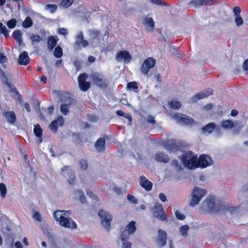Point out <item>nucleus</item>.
Listing matches in <instances>:
<instances>
[{
  "label": "nucleus",
  "mask_w": 248,
  "mask_h": 248,
  "mask_svg": "<svg viewBox=\"0 0 248 248\" xmlns=\"http://www.w3.org/2000/svg\"><path fill=\"white\" fill-rule=\"evenodd\" d=\"M204 205L206 206L207 209L209 213H217L222 210L223 211H230L232 213L237 209V207L222 205L221 203L217 204L215 202V199L212 197H208L202 202V206Z\"/></svg>",
  "instance_id": "obj_1"
},
{
  "label": "nucleus",
  "mask_w": 248,
  "mask_h": 248,
  "mask_svg": "<svg viewBox=\"0 0 248 248\" xmlns=\"http://www.w3.org/2000/svg\"><path fill=\"white\" fill-rule=\"evenodd\" d=\"M90 78L93 84L100 89H106L108 86V79L101 73L93 72L90 75Z\"/></svg>",
  "instance_id": "obj_2"
},
{
  "label": "nucleus",
  "mask_w": 248,
  "mask_h": 248,
  "mask_svg": "<svg viewBox=\"0 0 248 248\" xmlns=\"http://www.w3.org/2000/svg\"><path fill=\"white\" fill-rule=\"evenodd\" d=\"M207 191L205 189H202L198 186L194 188L191 194V199L190 201L189 205L191 206H195L199 204L202 199L206 195Z\"/></svg>",
  "instance_id": "obj_3"
},
{
  "label": "nucleus",
  "mask_w": 248,
  "mask_h": 248,
  "mask_svg": "<svg viewBox=\"0 0 248 248\" xmlns=\"http://www.w3.org/2000/svg\"><path fill=\"white\" fill-rule=\"evenodd\" d=\"M153 216L161 221H167V217L161 204L156 203L152 208Z\"/></svg>",
  "instance_id": "obj_4"
},
{
  "label": "nucleus",
  "mask_w": 248,
  "mask_h": 248,
  "mask_svg": "<svg viewBox=\"0 0 248 248\" xmlns=\"http://www.w3.org/2000/svg\"><path fill=\"white\" fill-rule=\"evenodd\" d=\"M98 215L101 219L102 225L108 231L110 227V222L112 219V215L102 209L99 210Z\"/></svg>",
  "instance_id": "obj_5"
},
{
  "label": "nucleus",
  "mask_w": 248,
  "mask_h": 248,
  "mask_svg": "<svg viewBox=\"0 0 248 248\" xmlns=\"http://www.w3.org/2000/svg\"><path fill=\"white\" fill-rule=\"evenodd\" d=\"M88 76L87 73H83L80 74L78 78V82L80 90L82 92L87 91L91 87V83L86 81Z\"/></svg>",
  "instance_id": "obj_6"
},
{
  "label": "nucleus",
  "mask_w": 248,
  "mask_h": 248,
  "mask_svg": "<svg viewBox=\"0 0 248 248\" xmlns=\"http://www.w3.org/2000/svg\"><path fill=\"white\" fill-rule=\"evenodd\" d=\"M155 64V60L152 57L146 59L140 67V72L143 75H147L149 70L153 68Z\"/></svg>",
  "instance_id": "obj_7"
},
{
  "label": "nucleus",
  "mask_w": 248,
  "mask_h": 248,
  "mask_svg": "<svg viewBox=\"0 0 248 248\" xmlns=\"http://www.w3.org/2000/svg\"><path fill=\"white\" fill-rule=\"evenodd\" d=\"M88 45L89 42L84 39L83 32L82 31L79 32L76 37V41L74 44V48L77 50H80L82 47H86Z\"/></svg>",
  "instance_id": "obj_8"
},
{
  "label": "nucleus",
  "mask_w": 248,
  "mask_h": 248,
  "mask_svg": "<svg viewBox=\"0 0 248 248\" xmlns=\"http://www.w3.org/2000/svg\"><path fill=\"white\" fill-rule=\"evenodd\" d=\"M213 163L212 158L206 155L202 154L200 155L197 161V167L201 168H205Z\"/></svg>",
  "instance_id": "obj_9"
},
{
  "label": "nucleus",
  "mask_w": 248,
  "mask_h": 248,
  "mask_svg": "<svg viewBox=\"0 0 248 248\" xmlns=\"http://www.w3.org/2000/svg\"><path fill=\"white\" fill-rule=\"evenodd\" d=\"M64 101L68 103L67 105L62 104L61 106V111L63 115H66L69 112L68 106L70 105H75L76 102L71 97V94L69 93H66L64 96Z\"/></svg>",
  "instance_id": "obj_10"
},
{
  "label": "nucleus",
  "mask_w": 248,
  "mask_h": 248,
  "mask_svg": "<svg viewBox=\"0 0 248 248\" xmlns=\"http://www.w3.org/2000/svg\"><path fill=\"white\" fill-rule=\"evenodd\" d=\"M157 232V237L155 240L156 243L159 247L162 248L167 244V234L164 230L161 229L158 230Z\"/></svg>",
  "instance_id": "obj_11"
},
{
  "label": "nucleus",
  "mask_w": 248,
  "mask_h": 248,
  "mask_svg": "<svg viewBox=\"0 0 248 248\" xmlns=\"http://www.w3.org/2000/svg\"><path fill=\"white\" fill-rule=\"evenodd\" d=\"M115 59L118 62L123 61L125 63H128L131 61L132 57L128 51L121 50L117 53Z\"/></svg>",
  "instance_id": "obj_12"
},
{
  "label": "nucleus",
  "mask_w": 248,
  "mask_h": 248,
  "mask_svg": "<svg viewBox=\"0 0 248 248\" xmlns=\"http://www.w3.org/2000/svg\"><path fill=\"white\" fill-rule=\"evenodd\" d=\"M174 118L179 122L185 124H190L193 123V119L192 118L183 114L175 113Z\"/></svg>",
  "instance_id": "obj_13"
},
{
  "label": "nucleus",
  "mask_w": 248,
  "mask_h": 248,
  "mask_svg": "<svg viewBox=\"0 0 248 248\" xmlns=\"http://www.w3.org/2000/svg\"><path fill=\"white\" fill-rule=\"evenodd\" d=\"M62 226L69 229H76L77 225L76 223L70 218L64 217L59 223Z\"/></svg>",
  "instance_id": "obj_14"
},
{
  "label": "nucleus",
  "mask_w": 248,
  "mask_h": 248,
  "mask_svg": "<svg viewBox=\"0 0 248 248\" xmlns=\"http://www.w3.org/2000/svg\"><path fill=\"white\" fill-rule=\"evenodd\" d=\"M64 124L63 118L62 116L58 117L57 120L53 121L49 125L50 129L56 132L58 129V126H62Z\"/></svg>",
  "instance_id": "obj_15"
},
{
  "label": "nucleus",
  "mask_w": 248,
  "mask_h": 248,
  "mask_svg": "<svg viewBox=\"0 0 248 248\" xmlns=\"http://www.w3.org/2000/svg\"><path fill=\"white\" fill-rule=\"evenodd\" d=\"M166 148L170 152H176L180 149V146L174 140H169L165 144Z\"/></svg>",
  "instance_id": "obj_16"
},
{
  "label": "nucleus",
  "mask_w": 248,
  "mask_h": 248,
  "mask_svg": "<svg viewBox=\"0 0 248 248\" xmlns=\"http://www.w3.org/2000/svg\"><path fill=\"white\" fill-rule=\"evenodd\" d=\"M213 94V90L211 89H207L202 92L198 93L193 97L192 99L195 101L205 98Z\"/></svg>",
  "instance_id": "obj_17"
},
{
  "label": "nucleus",
  "mask_w": 248,
  "mask_h": 248,
  "mask_svg": "<svg viewBox=\"0 0 248 248\" xmlns=\"http://www.w3.org/2000/svg\"><path fill=\"white\" fill-rule=\"evenodd\" d=\"M140 184L142 187L148 191L151 190L153 187L152 183L148 180L144 176L140 177Z\"/></svg>",
  "instance_id": "obj_18"
},
{
  "label": "nucleus",
  "mask_w": 248,
  "mask_h": 248,
  "mask_svg": "<svg viewBox=\"0 0 248 248\" xmlns=\"http://www.w3.org/2000/svg\"><path fill=\"white\" fill-rule=\"evenodd\" d=\"M156 161L159 162L167 163L169 162L170 158L169 155L163 152H158L156 153L155 156Z\"/></svg>",
  "instance_id": "obj_19"
},
{
  "label": "nucleus",
  "mask_w": 248,
  "mask_h": 248,
  "mask_svg": "<svg viewBox=\"0 0 248 248\" xmlns=\"http://www.w3.org/2000/svg\"><path fill=\"white\" fill-rule=\"evenodd\" d=\"M59 39L57 36L51 35L48 36L47 39V48L49 50L52 51L57 45Z\"/></svg>",
  "instance_id": "obj_20"
},
{
  "label": "nucleus",
  "mask_w": 248,
  "mask_h": 248,
  "mask_svg": "<svg viewBox=\"0 0 248 248\" xmlns=\"http://www.w3.org/2000/svg\"><path fill=\"white\" fill-rule=\"evenodd\" d=\"M215 0H191L189 2V4L194 6L195 7H198L202 5H207L212 4V2Z\"/></svg>",
  "instance_id": "obj_21"
},
{
  "label": "nucleus",
  "mask_w": 248,
  "mask_h": 248,
  "mask_svg": "<svg viewBox=\"0 0 248 248\" xmlns=\"http://www.w3.org/2000/svg\"><path fill=\"white\" fill-rule=\"evenodd\" d=\"M30 60L28 53L23 51L19 55L18 62L20 65H27L30 62Z\"/></svg>",
  "instance_id": "obj_22"
},
{
  "label": "nucleus",
  "mask_w": 248,
  "mask_h": 248,
  "mask_svg": "<svg viewBox=\"0 0 248 248\" xmlns=\"http://www.w3.org/2000/svg\"><path fill=\"white\" fill-rule=\"evenodd\" d=\"M3 115L7 121L10 124H14L16 119V114L13 111H7L3 112Z\"/></svg>",
  "instance_id": "obj_23"
},
{
  "label": "nucleus",
  "mask_w": 248,
  "mask_h": 248,
  "mask_svg": "<svg viewBox=\"0 0 248 248\" xmlns=\"http://www.w3.org/2000/svg\"><path fill=\"white\" fill-rule=\"evenodd\" d=\"M106 140L104 138L98 139L95 142V147L99 152H103L105 149Z\"/></svg>",
  "instance_id": "obj_24"
},
{
  "label": "nucleus",
  "mask_w": 248,
  "mask_h": 248,
  "mask_svg": "<svg viewBox=\"0 0 248 248\" xmlns=\"http://www.w3.org/2000/svg\"><path fill=\"white\" fill-rule=\"evenodd\" d=\"M198 160V159H197V156L194 155L193 154V155L191 156V157L188 160V161L187 163L186 164V167L187 168L190 169H192L193 168L198 167H197Z\"/></svg>",
  "instance_id": "obj_25"
},
{
  "label": "nucleus",
  "mask_w": 248,
  "mask_h": 248,
  "mask_svg": "<svg viewBox=\"0 0 248 248\" xmlns=\"http://www.w3.org/2000/svg\"><path fill=\"white\" fill-rule=\"evenodd\" d=\"M192 155L193 152L192 151H188L184 153L182 155L179 156V158L181 160L182 164L186 166L188 160Z\"/></svg>",
  "instance_id": "obj_26"
},
{
  "label": "nucleus",
  "mask_w": 248,
  "mask_h": 248,
  "mask_svg": "<svg viewBox=\"0 0 248 248\" xmlns=\"http://www.w3.org/2000/svg\"><path fill=\"white\" fill-rule=\"evenodd\" d=\"M33 132L36 137L38 138V143H41L42 142V129L39 124L34 125Z\"/></svg>",
  "instance_id": "obj_27"
},
{
  "label": "nucleus",
  "mask_w": 248,
  "mask_h": 248,
  "mask_svg": "<svg viewBox=\"0 0 248 248\" xmlns=\"http://www.w3.org/2000/svg\"><path fill=\"white\" fill-rule=\"evenodd\" d=\"M216 124L213 123H210L206 124L202 128V131L203 133H211L216 128Z\"/></svg>",
  "instance_id": "obj_28"
},
{
  "label": "nucleus",
  "mask_w": 248,
  "mask_h": 248,
  "mask_svg": "<svg viewBox=\"0 0 248 248\" xmlns=\"http://www.w3.org/2000/svg\"><path fill=\"white\" fill-rule=\"evenodd\" d=\"M12 36L17 41L19 46H21L23 43L21 31L19 30L15 31L12 33Z\"/></svg>",
  "instance_id": "obj_29"
},
{
  "label": "nucleus",
  "mask_w": 248,
  "mask_h": 248,
  "mask_svg": "<svg viewBox=\"0 0 248 248\" xmlns=\"http://www.w3.org/2000/svg\"><path fill=\"white\" fill-rule=\"evenodd\" d=\"M221 126L225 129H231L234 126V123L232 120H223L221 122Z\"/></svg>",
  "instance_id": "obj_30"
},
{
  "label": "nucleus",
  "mask_w": 248,
  "mask_h": 248,
  "mask_svg": "<svg viewBox=\"0 0 248 248\" xmlns=\"http://www.w3.org/2000/svg\"><path fill=\"white\" fill-rule=\"evenodd\" d=\"M136 222L135 221H130L126 226L125 230L129 232V234H133L136 231Z\"/></svg>",
  "instance_id": "obj_31"
},
{
  "label": "nucleus",
  "mask_w": 248,
  "mask_h": 248,
  "mask_svg": "<svg viewBox=\"0 0 248 248\" xmlns=\"http://www.w3.org/2000/svg\"><path fill=\"white\" fill-rule=\"evenodd\" d=\"M63 212V211L57 210L53 213L54 218L59 223L60 222V220H62V219L65 217L64 216L65 214H62V212Z\"/></svg>",
  "instance_id": "obj_32"
},
{
  "label": "nucleus",
  "mask_w": 248,
  "mask_h": 248,
  "mask_svg": "<svg viewBox=\"0 0 248 248\" xmlns=\"http://www.w3.org/2000/svg\"><path fill=\"white\" fill-rule=\"evenodd\" d=\"M0 75L2 78V81L3 82V84L7 86L8 87L11 88L12 84L9 82L8 79L4 72L1 69H0Z\"/></svg>",
  "instance_id": "obj_33"
},
{
  "label": "nucleus",
  "mask_w": 248,
  "mask_h": 248,
  "mask_svg": "<svg viewBox=\"0 0 248 248\" xmlns=\"http://www.w3.org/2000/svg\"><path fill=\"white\" fill-rule=\"evenodd\" d=\"M0 75L2 78V81L3 82V84L7 86L8 87L11 88L12 84L9 82L8 79L4 72L1 69H0Z\"/></svg>",
  "instance_id": "obj_34"
},
{
  "label": "nucleus",
  "mask_w": 248,
  "mask_h": 248,
  "mask_svg": "<svg viewBox=\"0 0 248 248\" xmlns=\"http://www.w3.org/2000/svg\"><path fill=\"white\" fill-rule=\"evenodd\" d=\"M33 25V22L31 17H27L23 22L22 26L24 28L27 29L31 27Z\"/></svg>",
  "instance_id": "obj_35"
},
{
  "label": "nucleus",
  "mask_w": 248,
  "mask_h": 248,
  "mask_svg": "<svg viewBox=\"0 0 248 248\" xmlns=\"http://www.w3.org/2000/svg\"><path fill=\"white\" fill-rule=\"evenodd\" d=\"M143 24L148 25L152 29L155 27V22L152 18L146 17L144 19Z\"/></svg>",
  "instance_id": "obj_36"
},
{
  "label": "nucleus",
  "mask_w": 248,
  "mask_h": 248,
  "mask_svg": "<svg viewBox=\"0 0 248 248\" xmlns=\"http://www.w3.org/2000/svg\"><path fill=\"white\" fill-rule=\"evenodd\" d=\"M54 56L57 58H60L62 57L63 54L62 49L61 46H58L54 49L53 52Z\"/></svg>",
  "instance_id": "obj_37"
},
{
  "label": "nucleus",
  "mask_w": 248,
  "mask_h": 248,
  "mask_svg": "<svg viewBox=\"0 0 248 248\" xmlns=\"http://www.w3.org/2000/svg\"><path fill=\"white\" fill-rule=\"evenodd\" d=\"M0 34H3L6 38L9 37V31L2 23H0Z\"/></svg>",
  "instance_id": "obj_38"
},
{
  "label": "nucleus",
  "mask_w": 248,
  "mask_h": 248,
  "mask_svg": "<svg viewBox=\"0 0 248 248\" xmlns=\"http://www.w3.org/2000/svg\"><path fill=\"white\" fill-rule=\"evenodd\" d=\"M7 193V188L4 183H0V195L1 197L3 199L6 197Z\"/></svg>",
  "instance_id": "obj_39"
},
{
  "label": "nucleus",
  "mask_w": 248,
  "mask_h": 248,
  "mask_svg": "<svg viewBox=\"0 0 248 248\" xmlns=\"http://www.w3.org/2000/svg\"><path fill=\"white\" fill-rule=\"evenodd\" d=\"M170 108L178 109L181 107V103L178 101H171L169 103Z\"/></svg>",
  "instance_id": "obj_40"
},
{
  "label": "nucleus",
  "mask_w": 248,
  "mask_h": 248,
  "mask_svg": "<svg viewBox=\"0 0 248 248\" xmlns=\"http://www.w3.org/2000/svg\"><path fill=\"white\" fill-rule=\"evenodd\" d=\"M171 165L175 170H182L181 164L176 159H173L171 162Z\"/></svg>",
  "instance_id": "obj_41"
},
{
  "label": "nucleus",
  "mask_w": 248,
  "mask_h": 248,
  "mask_svg": "<svg viewBox=\"0 0 248 248\" xmlns=\"http://www.w3.org/2000/svg\"><path fill=\"white\" fill-rule=\"evenodd\" d=\"M78 194L79 196V200L82 203L86 202V198L84 195L83 192L81 190H77L75 192V194Z\"/></svg>",
  "instance_id": "obj_42"
},
{
  "label": "nucleus",
  "mask_w": 248,
  "mask_h": 248,
  "mask_svg": "<svg viewBox=\"0 0 248 248\" xmlns=\"http://www.w3.org/2000/svg\"><path fill=\"white\" fill-rule=\"evenodd\" d=\"M57 6L56 4H48L45 6V9L49 10L51 13H55L57 11Z\"/></svg>",
  "instance_id": "obj_43"
},
{
  "label": "nucleus",
  "mask_w": 248,
  "mask_h": 248,
  "mask_svg": "<svg viewBox=\"0 0 248 248\" xmlns=\"http://www.w3.org/2000/svg\"><path fill=\"white\" fill-rule=\"evenodd\" d=\"M80 168L82 170H86L88 166V164L86 160L82 159L79 161Z\"/></svg>",
  "instance_id": "obj_44"
},
{
  "label": "nucleus",
  "mask_w": 248,
  "mask_h": 248,
  "mask_svg": "<svg viewBox=\"0 0 248 248\" xmlns=\"http://www.w3.org/2000/svg\"><path fill=\"white\" fill-rule=\"evenodd\" d=\"M17 21L15 18H12L7 22V25L9 29H14L16 26Z\"/></svg>",
  "instance_id": "obj_45"
},
{
  "label": "nucleus",
  "mask_w": 248,
  "mask_h": 248,
  "mask_svg": "<svg viewBox=\"0 0 248 248\" xmlns=\"http://www.w3.org/2000/svg\"><path fill=\"white\" fill-rule=\"evenodd\" d=\"M74 0H62L61 4L64 8H68L74 2Z\"/></svg>",
  "instance_id": "obj_46"
},
{
  "label": "nucleus",
  "mask_w": 248,
  "mask_h": 248,
  "mask_svg": "<svg viewBox=\"0 0 248 248\" xmlns=\"http://www.w3.org/2000/svg\"><path fill=\"white\" fill-rule=\"evenodd\" d=\"M130 234H129V232H128L126 230H124L121 236V239L122 241H127L126 240L128 239L129 237V235Z\"/></svg>",
  "instance_id": "obj_47"
},
{
  "label": "nucleus",
  "mask_w": 248,
  "mask_h": 248,
  "mask_svg": "<svg viewBox=\"0 0 248 248\" xmlns=\"http://www.w3.org/2000/svg\"><path fill=\"white\" fill-rule=\"evenodd\" d=\"M235 23L236 25L238 27L243 25L244 21L240 15L235 16Z\"/></svg>",
  "instance_id": "obj_48"
},
{
  "label": "nucleus",
  "mask_w": 248,
  "mask_h": 248,
  "mask_svg": "<svg viewBox=\"0 0 248 248\" xmlns=\"http://www.w3.org/2000/svg\"><path fill=\"white\" fill-rule=\"evenodd\" d=\"M127 88L128 89H137L138 85L136 81H132L127 84Z\"/></svg>",
  "instance_id": "obj_49"
},
{
  "label": "nucleus",
  "mask_w": 248,
  "mask_h": 248,
  "mask_svg": "<svg viewBox=\"0 0 248 248\" xmlns=\"http://www.w3.org/2000/svg\"><path fill=\"white\" fill-rule=\"evenodd\" d=\"M31 40L32 42L38 43L40 42L42 39L40 35L38 34H32L30 37Z\"/></svg>",
  "instance_id": "obj_50"
},
{
  "label": "nucleus",
  "mask_w": 248,
  "mask_h": 248,
  "mask_svg": "<svg viewBox=\"0 0 248 248\" xmlns=\"http://www.w3.org/2000/svg\"><path fill=\"white\" fill-rule=\"evenodd\" d=\"M189 227L186 225H183L180 228V232L182 235L186 236L187 235V232L188 230Z\"/></svg>",
  "instance_id": "obj_51"
},
{
  "label": "nucleus",
  "mask_w": 248,
  "mask_h": 248,
  "mask_svg": "<svg viewBox=\"0 0 248 248\" xmlns=\"http://www.w3.org/2000/svg\"><path fill=\"white\" fill-rule=\"evenodd\" d=\"M90 35L93 36V38H98L100 35V32L97 30H91L90 31Z\"/></svg>",
  "instance_id": "obj_52"
},
{
  "label": "nucleus",
  "mask_w": 248,
  "mask_h": 248,
  "mask_svg": "<svg viewBox=\"0 0 248 248\" xmlns=\"http://www.w3.org/2000/svg\"><path fill=\"white\" fill-rule=\"evenodd\" d=\"M176 217L180 220H183L185 219V216L182 214L179 211L176 210L175 213Z\"/></svg>",
  "instance_id": "obj_53"
},
{
  "label": "nucleus",
  "mask_w": 248,
  "mask_h": 248,
  "mask_svg": "<svg viewBox=\"0 0 248 248\" xmlns=\"http://www.w3.org/2000/svg\"><path fill=\"white\" fill-rule=\"evenodd\" d=\"M127 199L132 203L136 204L138 203V200L133 195L128 194L127 196Z\"/></svg>",
  "instance_id": "obj_54"
},
{
  "label": "nucleus",
  "mask_w": 248,
  "mask_h": 248,
  "mask_svg": "<svg viewBox=\"0 0 248 248\" xmlns=\"http://www.w3.org/2000/svg\"><path fill=\"white\" fill-rule=\"evenodd\" d=\"M241 10L239 6H235L233 9V12L235 16H240Z\"/></svg>",
  "instance_id": "obj_55"
},
{
  "label": "nucleus",
  "mask_w": 248,
  "mask_h": 248,
  "mask_svg": "<svg viewBox=\"0 0 248 248\" xmlns=\"http://www.w3.org/2000/svg\"><path fill=\"white\" fill-rule=\"evenodd\" d=\"M8 59L3 53H0V63H4L7 62Z\"/></svg>",
  "instance_id": "obj_56"
},
{
  "label": "nucleus",
  "mask_w": 248,
  "mask_h": 248,
  "mask_svg": "<svg viewBox=\"0 0 248 248\" xmlns=\"http://www.w3.org/2000/svg\"><path fill=\"white\" fill-rule=\"evenodd\" d=\"M122 248H131L132 244L128 241H122Z\"/></svg>",
  "instance_id": "obj_57"
},
{
  "label": "nucleus",
  "mask_w": 248,
  "mask_h": 248,
  "mask_svg": "<svg viewBox=\"0 0 248 248\" xmlns=\"http://www.w3.org/2000/svg\"><path fill=\"white\" fill-rule=\"evenodd\" d=\"M58 33L61 35L66 36L68 34L67 30L65 28H60L59 29Z\"/></svg>",
  "instance_id": "obj_58"
},
{
  "label": "nucleus",
  "mask_w": 248,
  "mask_h": 248,
  "mask_svg": "<svg viewBox=\"0 0 248 248\" xmlns=\"http://www.w3.org/2000/svg\"><path fill=\"white\" fill-rule=\"evenodd\" d=\"M33 217L35 218V219L38 221L40 222L42 221V217L41 215L38 212H35L34 213Z\"/></svg>",
  "instance_id": "obj_59"
},
{
  "label": "nucleus",
  "mask_w": 248,
  "mask_h": 248,
  "mask_svg": "<svg viewBox=\"0 0 248 248\" xmlns=\"http://www.w3.org/2000/svg\"><path fill=\"white\" fill-rule=\"evenodd\" d=\"M146 121L149 124H155L156 123L155 117L152 115H149L148 116Z\"/></svg>",
  "instance_id": "obj_60"
},
{
  "label": "nucleus",
  "mask_w": 248,
  "mask_h": 248,
  "mask_svg": "<svg viewBox=\"0 0 248 248\" xmlns=\"http://www.w3.org/2000/svg\"><path fill=\"white\" fill-rule=\"evenodd\" d=\"M75 181L76 176L74 175H72L68 180L69 184L71 185H74L75 184Z\"/></svg>",
  "instance_id": "obj_61"
},
{
  "label": "nucleus",
  "mask_w": 248,
  "mask_h": 248,
  "mask_svg": "<svg viewBox=\"0 0 248 248\" xmlns=\"http://www.w3.org/2000/svg\"><path fill=\"white\" fill-rule=\"evenodd\" d=\"M243 68L245 71H248V59L244 61L243 63Z\"/></svg>",
  "instance_id": "obj_62"
},
{
  "label": "nucleus",
  "mask_w": 248,
  "mask_h": 248,
  "mask_svg": "<svg viewBox=\"0 0 248 248\" xmlns=\"http://www.w3.org/2000/svg\"><path fill=\"white\" fill-rule=\"evenodd\" d=\"M159 199L162 202H165L167 200V198H166V195L164 193H161L159 194Z\"/></svg>",
  "instance_id": "obj_63"
},
{
  "label": "nucleus",
  "mask_w": 248,
  "mask_h": 248,
  "mask_svg": "<svg viewBox=\"0 0 248 248\" xmlns=\"http://www.w3.org/2000/svg\"><path fill=\"white\" fill-rule=\"evenodd\" d=\"M16 248H23L22 245L19 241H16L15 243Z\"/></svg>",
  "instance_id": "obj_64"
}]
</instances>
